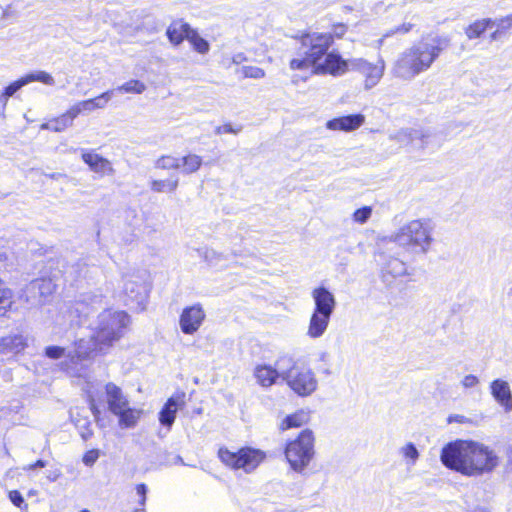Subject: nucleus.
Segmentation results:
<instances>
[{
    "mask_svg": "<svg viewBox=\"0 0 512 512\" xmlns=\"http://www.w3.org/2000/svg\"><path fill=\"white\" fill-rule=\"evenodd\" d=\"M309 421V412L303 409H299L291 414L286 415L280 421L278 429L280 432H285L290 429H298L307 425Z\"/></svg>",
    "mask_w": 512,
    "mask_h": 512,
    "instance_id": "nucleus-16",
    "label": "nucleus"
},
{
    "mask_svg": "<svg viewBox=\"0 0 512 512\" xmlns=\"http://www.w3.org/2000/svg\"><path fill=\"white\" fill-rule=\"evenodd\" d=\"M22 85H26L31 82H36V73H29L19 78Z\"/></svg>",
    "mask_w": 512,
    "mask_h": 512,
    "instance_id": "nucleus-44",
    "label": "nucleus"
},
{
    "mask_svg": "<svg viewBox=\"0 0 512 512\" xmlns=\"http://www.w3.org/2000/svg\"><path fill=\"white\" fill-rule=\"evenodd\" d=\"M41 286H47V288H49L50 286H52V283L50 280L41 279Z\"/></svg>",
    "mask_w": 512,
    "mask_h": 512,
    "instance_id": "nucleus-48",
    "label": "nucleus"
},
{
    "mask_svg": "<svg viewBox=\"0 0 512 512\" xmlns=\"http://www.w3.org/2000/svg\"><path fill=\"white\" fill-rule=\"evenodd\" d=\"M80 512H90V511H89V510H87V509H83V510H81Z\"/></svg>",
    "mask_w": 512,
    "mask_h": 512,
    "instance_id": "nucleus-50",
    "label": "nucleus"
},
{
    "mask_svg": "<svg viewBox=\"0 0 512 512\" xmlns=\"http://www.w3.org/2000/svg\"><path fill=\"white\" fill-rule=\"evenodd\" d=\"M431 231L429 220H411L392 236V241L397 243L404 252L409 253L418 249L420 252L426 253L433 241Z\"/></svg>",
    "mask_w": 512,
    "mask_h": 512,
    "instance_id": "nucleus-8",
    "label": "nucleus"
},
{
    "mask_svg": "<svg viewBox=\"0 0 512 512\" xmlns=\"http://www.w3.org/2000/svg\"><path fill=\"white\" fill-rule=\"evenodd\" d=\"M69 127H71V125L68 123L63 113L48 119L41 125V129L52 132H63Z\"/></svg>",
    "mask_w": 512,
    "mask_h": 512,
    "instance_id": "nucleus-24",
    "label": "nucleus"
},
{
    "mask_svg": "<svg viewBox=\"0 0 512 512\" xmlns=\"http://www.w3.org/2000/svg\"><path fill=\"white\" fill-rule=\"evenodd\" d=\"M203 164L202 157L193 153H188L180 159V167L184 174L197 172Z\"/></svg>",
    "mask_w": 512,
    "mask_h": 512,
    "instance_id": "nucleus-23",
    "label": "nucleus"
},
{
    "mask_svg": "<svg viewBox=\"0 0 512 512\" xmlns=\"http://www.w3.org/2000/svg\"><path fill=\"white\" fill-rule=\"evenodd\" d=\"M179 185V179L176 176H170L166 179H154L150 182V189L155 193H174Z\"/></svg>",
    "mask_w": 512,
    "mask_h": 512,
    "instance_id": "nucleus-21",
    "label": "nucleus"
},
{
    "mask_svg": "<svg viewBox=\"0 0 512 512\" xmlns=\"http://www.w3.org/2000/svg\"><path fill=\"white\" fill-rule=\"evenodd\" d=\"M277 364L286 366L282 369L281 377L298 396H309L317 389L315 374L304 360L284 355L277 360Z\"/></svg>",
    "mask_w": 512,
    "mask_h": 512,
    "instance_id": "nucleus-4",
    "label": "nucleus"
},
{
    "mask_svg": "<svg viewBox=\"0 0 512 512\" xmlns=\"http://www.w3.org/2000/svg\"><path fill=\"white\" fill-rule=\"evenodd\" d=\"M21 87H23L22 83L19 79L16 81L10 83L8 86H6L2 92V97L5 99L11 97L14 95Z\"/></svg>",
    "mask_w": 512,
    "mask_h": 512,
    "instance_id": "nucleus-37",
    "label": "nucleus"
},
{
    "mask_svg": "<svg viewBox=\"0 0 512 512\" xmlns=\"http://www.w3.org/2000/svg\"><path fill=\"white\" fill-rule=\"evenodd\" d=\"M349 31L344 22L330 25V32L304 30L292 38L300 44L304 52L289 60V69L293 72H310L311 75H329L340 77L353 70L364 77L366 88H372L382 79L385 71V61L379 58L375 63L364 58L349 60L336 49H332L336 41L342 40Z\"/></svg>",
    "mask_w": 512,
    "mask_h": 512,
    "instance_id": "nucleus-1",
    "label": "nucleus"
},
{
    "mask_svg": "<svg viewBox=\"0 0 512 512\" xmlns=\"http://www.w3.org/2000/svg\"><path fill=\"white\" fill-rule=\"evenodd\" d=\"M315 442V435L308 428L285 442L283 454L291 470L302 473L309 466L315 456Z\"/></svg>",
    "mask_w": 512,
    "mask_h": 512,
    "instance_id": "nucleus-5",
    "label": "nucleus"
},
{
    "mask_svg": "<svg viewBox=\"0 0 512 512\" xmlns=\"http://www.w3.org/2000/svg\"><path fill=\"white\" fill-rule=\"evenodd\" d=\"M65 354V349L60 346H48L45 348V355L51 359H59Z\"/></svg>",
    "mask_w": 512,
    "mask_h": 512,
    "instance_id": "nucleus-35",
    "label": "nucleus"
},
{
    "mask_svg": "<svg viewBox=\"0 0 512 512\" xmlns=\"http://www.w3.org/2000/svg\"><path fill=\"white\" fill-rule=\"evenodd\" d=\"M119 92L141 94L146 90V85L137 79H131L117 88Z\"/></svg>",
    "mask_w": 512,
    "mask_h": 512,
    "instance_id": "nucleus-28",
    "label": "nucleus"
},
{
    "mask_svg": "<svg viewBox=\"0 0 512 512\" xmlns=\"http://www.w3.org/2000/svg\"><path fill=\"white\" fill-rule=\"evenodd\" d=\"M312 297L315 307L310 317L307 335L311 338H318L324 334L328 327L336 301L333 294L323 286L316 287L312 291Z\"/></svg>",
    "mask_w": 512,
    "mask_h": 512,
    "instance_id": "nucleus-9",
    "label": "nucleus"
},
{
    "mask_svg": "<svg viewBox=\"0 0 512 512\" xmlns=\"http://www.w3.org/2000/svg\"><path fill=\"white\" fill-rule=\"evenodd\" d=\"M372 208L370 206H363L354 211L352 217L357 223L364 224L371 216Z\"/></svg>",
    "mask_w": 512,
    "mask_h": 512,
    "instance_id": "nucleus-32",
    "label": "nucleus"
},
{
    "mask_svg": "<svg viewBox=\"0 0 512 512\" xmlns=\"http://www.w3.org/2000/svg\"><path fill=\"white\" fill-rule=\"evenodd\" d=\"M135 489H136L137 494L140 496L139 504L141 506H144L146 503V494H147L146 484H144V483L137 484Z\"/></svg>",
    "mask_w": 512,
    "mask_h": 512,
    "instance_id": "nucleus-41",
    "label": "nucleus"
},
{
    "mask_svg": "<svg viewBox=\"0 0 512 512\" xmlns=\"http://www.w3.org/2000/svg\"><path fill=\"white\" fill-rule=\"evenodd\" d=\"M184 404V392H177L169 397L159 412L158 419L160 424L170 429L176 419L178 408L184 406Z\"/></svg>",
    "mask_w": 512,
    "mask_h": 512,
    "instance_id": "nucleus-11",
    "label": "nucleus"
},
{
    "mask_svg": "<svg viewBox=\"0 0 512 512\" xmlns=\"http://www.w3.org/2000/svg\"><path fill=\"white\" fill-rule=\"evenodd\" d=\"M81 158L83 162L96 173L104 175L113 172V168L109 160L93 151L83 152Z\"/></svg>",
    "mask_w": 512,
    "mask_h": 512,
    "instance_id": "nucleus-15",
    "label": "nucleus"
},
{
    "mask_svg": "<svg viewBox=\"0 0 512 512\" xmlns=\"http://www.w3.org/2000/svg\"><path fill=\"white\" fill-rule=\"evenodd\" d=\"M92 435V432H89L88 435H83V438L84 439H87L88 437H90Z\"/></svg>",
    "mask_w": 512,
    "mask_h": 512,
    "instance_id": "nucleus-49",
    "label": "nucleus"
},
{
    "mask_svg": "<svg viewBox=\"0 0 512 512\" xmlns=\"http://www.w3.org/2000/svg\"><path fill=\"white\" fill-rule=\"evenodd\" d=\"M112 90L105 91L96 97L81 100L82 106L86 112H91L97 109H103L111 99Z\"/></svg>",
    "mask_w": 512,
    "mask_h": 512,
    "instance_id": "nucleus-22",
    "label": "nucleus"
},
{
    "mask_svg": "<svg viewBox=\"0 0 512 512\" xmlns=\"http://www.w3.org/2000/svg\"><path fill=\"white\" fill-rule=\"evenodd\" d=\"M494 25V21L490 18L477 19L470 23L465 29V35L468 39L480 38L487 29Z\"/></svg>",
    "mask_w": 512,
    "mask_h": 512,
    "instance_id": "nucleus-20",
    "label": "nucleus"
},
{
    "mask_svg": "<svg viewBox=\"0 0 512 512\" xmlns=\"http://www.w3.org/2000/svg\"><path fill=\"white\" fill-rule=\"evenodd\" d=\"M186 40H188L193 49L200 54H206L210 49L208 41L201 37L197 30L193 28L188 34Z\"/></svg>",
    "mask_w": 512,
    "mask_h": 512,
    "instance_id": "nucleus-25",
    "label": "nucleus"
},
{
    "mask_svg": "<svg viewBox=\"0 0 512 512\" xmlns=\"http://www.w3.org/2000/svg\"><path fill=\"white\" fill-rule=\"evenodd\" d=\"M206 314L201 304L197 303L183 309L180 318V328L184 334L192 335L199 330Z\"/></svg>",
    "mask_w": 512,
    "mask_h": 512,
    "instance_id": "nucleus-10",
    "label": "nucleus"
},
{
    "mask_svg": "<svg viewBox=\"0 0 512 512\" xmlns=\"http://www.w3.org/2000/svg\"><path fill=\"white\" fill-rule=\"evenodd\" d=\"M46 466V462L41 460V459H38L36 460L34 463H32L30 466H29V469H35V468H43Z\"/></svg>",
    "mask_w": 512,
    "mask_h": 512,
    "instance_id": "nucleus-46",
    "label": "nucleus"
},
{
    "mask_svg": "<svg viewBox=\"0 0 512 512\" xmlns=\"http://www.w3.org/2000/svg\"><path fill=\"white\" fill-rule=\"evenodd\" d=\"M155 167L162 170H178L180 159L170 154L161 155L155 161Z\"/></svg>",
    "mask_w": 512,
    "mask_h": 512,
    "instance_id": "nucleus-27",
    "label": "nucleus"
},
{
    "mask_svg": "<svg viewBox=\"0 0 512 512\" xmlns=\"http://www.w3.org/2000/svg\"><path fill=\"white\" fill-rule=\"evenodd\" d=\"M506 30H502V25L498 29H496L494 32L490 34L491 40H497L501 34H503Z\"/></svg>",
    "mask_w": 512,
    "mask_h": 512,
    "instance_id": "nucleus-45",
    "label": "nucleus"
},
{
    "mask_svg": "<svg viewBox=\"0 0 512 512\" xmlns=\"http://www.w3.org/2000/svg\"><path fill=\"white\" fill-rule=\"evenodd\" d=\"M440 459L446 468L469 477L490 473L500 462L498 455L489 446L463 439L444 445Z\"/></svg>",
    "mask_w": 512,
    "mask_h": 512,
    "instance_id": "nucleus-2",
    "label": "nucleus"
},
{
    "mask_svg": "<svg viewBox=\"0 0 512 512\" xmlns=\"http://www.w3.org/2000/svg\"><path fill=\"white\" fill-rule=\"evenodd\" d=\"M192 27L183 19L173 20L166 29V36L174 46H179L187 39Z\"/></svg>",
    "mask_w": 512,
    "mask_h": 512,
    "instance_id": "nucleus-14",
    "label": "nucleus"
},
{
    "mask_svg": "<svg viewBox=\"0 0 512 512\" xmlns=\"http://www.w3.org/2000/svg\"><path fill=\"white\" fill-rule=\"evenodd\" d=\"M104 395L107 408L112 414L116 413L124 405L129 404V400L121 387L113 382H108L104 385Z\"/></svg>",
    "mask_w": 512,
    "mask_h": 512,
    "instance_id": "nucleus-13",
    "label": "nucleus"
},
{
    "mask_svg": "<svg viewBox=\"0 0 512 512\" xmlns=\"http://www.w3.org/2000/svg\"><path fill=\"white\" fill-rule=\"evenodd\" d=\"M87 404L88 407L94 417V419L97 421L101 418L102 414V406H103V399L102 395L89 392L87 395Z\"/></svg>",
    "mask_w": 512,
    "mask_h": 512,
    "instance_id": "nucleus-26",
    "label": "nucleus"
},
{
    "mask_svg": "<svg viewBox=\"0 0 512 512\" xmlns=\"http://www.w3.org/2000/svg\"><path fill=\"white\" fill-rule=\"evenodd\" d=\"M447 423L472 424L473 421L460 414H451L447 418Z\"/></svg>",
    "mask_w": 512,
    "mask_h": 512,
    "instance_id": "nucleus-40",
    "label": "nucleus"
},
{
    "mask_svg": "<svg viewBox=\"0 0 512 512\" xmlns=\"http://www.w3.org/2000/svg\"><path fill=\"white\" fill-rule=\"evenodd\" d=\"M217 457L228 469L250 474L266 461L267 453L260 448L249 445L241 446L235 451L226 446H221L217 450Z\"/></svg>",
    "mask_w": 512,
    "mask_h": 512,
    "instance_id": "nucleus-7",
    "label": "nucleus"
},
{
    "mask_svg": "<svg viewBox=\"0 0 512 512\" xmlns=\"http://www.w3.org/2000/svg\"><path fill=\"white\" fill-rule=\"evenodd\" d=\"M414 27H415V24L410 23V22H404L400 25L393 27L389 31H387L386 34L384 35V37H390V36L397 35V34H399V35L409 34L414 29Z\"/></svg>",
    "mask_w": 512,
    "mask_h": 512,
    "instance_id": "nucleus-30",
    "label": "nucleus"
},
{
    "mask_svg": "<svg viewBox=\"0 0 512 512\" xmlns=\"http://www.w3.org/2000/svg\"><path fill=\"white\" fill-rule=\"evenodd\" d=\"M35 73H36V82H41L45 85H53L54 84V78L48 72L38 71Z\"/></svg>",
    "mask_w": 512,
    "mask_h": 512,
    "instance_id": "nucleus-39",
    "label": "nucleus"
},
{
    "mask_svg": "<svg viewBox=\"0 0 512 512\" xmlns=\"http://www.w3.org/2000/svg\"><path fill=\"white\" fill-rule=\"evenodd\" d=\"M451 46L448 35L428 33L402 52L393 64L394 73L401 78H413L427 71L440 55Z\"/></svg>",
    "mask_w": 512,
    "mask_h": 512,
    "instance_id": "nucleus-3",
    "label": "nucleus"
},
{
    "mask_svg": "<svg viewBox=\"0 0 512 512\" xmlns=\"http://www.w3.org/2000/svg\"><path fill=\"white\" fill-rule=\"evenodd\" d=\"M402 453H403V456L406 459L411 460L412 463H415V461L419 457L418 450L416 449V447H415V445L413 443H407L402 448Z\"/></svg>",
    "mask_w": 512,
    "mask_h": 512,
    "instance_id": "nucleus-33",
    "label": "nucleus"
},
{
    "mask_svg": "<svg viewBox=\"0 0 512 512\" xmlns=\"http://www.w3.org/2000/svg\"><path fill=\"white\" fill-rule=\"evenodd\" d=\"M241 73L244 78L260 79L265 76V71L257 66H243Z\"/></svg>",
    "mask_w": 512,
    "mask_h": 512,
    "instance_id": "nucleus-31",
    "label": "nucleus"
},
{
    "mask_svg": "<svg viewBox=\"0 0 512 512\" xmlns=\"http://www.w3.org/2000/svg\"><path fill=\"white\" fill-rule=\"evenodd\" d=\"M491 393L506 410L512 409V395L507 382L500 379L494 380L491 383Z\"/></svg>",
    "mask_w": 512,
    "mask_h": 512,
    "instance_id": "nucleus-19",
    "label": "nucleus"
},
{
    "mask_svg": "<svg viewBox=\"0 0 512 512\" xmlns=\"http://www.w3.org/2000/svg\"><path fill=\"white\" fill-rule=\"evenodd\" d=\"M85 109L82 106L81 101L76 102L72 106H70L63 114L67 119L68 123L72 126L74 120L82 113H85Z\"/></svg>",
    "mask_w": 512,
    "mask_h": 512,
    "instance_id": "nucleus-29",
    "label": "nucleus"
},
{
    "mask_svg": "<svg viewBox=\"0 0 512 512\" xmlns=\"http://www.w3.org/2000/svg\"><path fill=\"white\" fill-rule=\"evenodd\" d=\"M129 316L124 311L107 313L99 322L91 336L93 349L103 352L119 341L129 324Z\"/></svg>",
    "mask_w": 512,
    "mask_h": 512,
    "instance_id": "nucleus-6",
    "label": "nucleus"
},
{
    "mask_svg": "<svg viewBox=\"0 0 512 512\" xmlns=\"http://www.w3.org/2000/svg\"><path fill=\"white\" fill-rule=\"evenodd\" d=\"M8 339H10V342L11 343H19V344H22L23 345V339L21 336H17V335H14V336H10L8 337Z\"/></svg>",
    "mask_w": 512,
    "mask_h": 512,
    "instance_id": "nucleus-47",
    "label": "nucleus"
},
{
    "mask_svg": "<svg viewBox=\"0 0 512 512\" xmlns=\"http://www.w3.org/2000/svg\"><path fill=\"white\" fill-rule=\"evenodd\" d=\"M242 130L241 126L234 127L231 123H224L215 128V133L221 134H238Z\"/></svg>",
    "mask_w": 512,
    "mask_h": 512,
    "instance_id": "nucleus-34",
    "label": "nucleus"
},
{
    "mask_svg": "<svg viewBox=\"0 0 512 512\" xmlns=\"http://www.w3.org/2000/svg\"><path fill=\"white\" fill-rule=\"evenodd\" d=\"M478 383V379L474 375H467L463 379V385L465 387H472Z\"/></svg>",
    "mask_w": 512,
    "mask_h": 512,
    "instance_id": "nucleus-43",
    "label": "nucleus"
},
{
    "mask_svg": "<svg viewBox=\"0 0 512 512\" xmlns=\"http://www.w3.org/2000/svg\"><path fill=\"white\" fill-rule=\"evenodd\" d=\"M99 455V450L97 449L88 450L84 453L82 461L84 462V464L92 466L99 458Z\"/></svg>",
    "mask_w": 512,
    "mask_h": 512,
    "instance_id": "nucleus-38",
    "label": "nucleus"
},
{
    "mask_svg": "<svg viewBox=\"0 0 512 512\" xmlns=\"http://www.w3.org/2000/svg\"><path fill=\"white\" fill-rule=\"evenodd\" d=\"M281 376L278 370L267 364H259L254 368L256 382L262 387H271Z\"/></svg>",
    "mask_w": 512,
    "mask_h": 512,
    "instance_id": "nucleus-17",
    "label": "nucleus"
},
{
    "mask_svg": "<svg viewBox=\"0 0 512 512\" xmlns=\"http://www.w3.org/2000/svg\"><path fill=\"white\" fill-rule=\"evenodd\" d=\"M499 23L502 25V30L512 29V13L501 18Z\"/></svg>",
    "mask_w": 512,
    "mask_h": 512,
    "instance_id": "nucleus-42",
    "label": "nucleus"
},
{
    "mask_svg": "<svg viewBox=\"0 0 512 512\" xmlns=\"http://www.w3.org/2000/svg\"><path fill=\"white\" fill-rule=\"evenodd\" d=\"M142 414L141 409L132 408L129 404H126L113 415L118 418V425L121 428H132L137 425Z\"/></svg>",
    "mask_w": 512,
    "mask_h": 512,
    "instance_id": "nucleus-18",
    "label": "nucleus"
},
{
    "mask_svg": "<svg viewBox=\"0 0 512 512\" xmlns=\"http://www.w3.org/2000/svg\"><path fill=\"white\" fill-rule=\"evenodd\" d=\"M8 498L18 508L27 507L23 496L18 490L9 491Z\"/></svg>",
    "mask_w": 512,
    "mask_h": 512,
    "instance_id": "nucleus-36",
    "label": "nucleus"
},
{
    "mask_svg": "<svg viewBox=\"0 0 512 512\" xmlns=\"http://www.w3.org/2000/svg\"><path fill=\"white\" fill-rule=\"evenodd\" d=\"M365 122V116L361 113L344 115L327 121L326 128L332 131L351 132L361 127Z\"/></svg>",
    "mask_w": 512,
    "mask_h": 512,
    "instance_id": "nucleus-12",
    "label": "nucleus"
}]
</instances>
